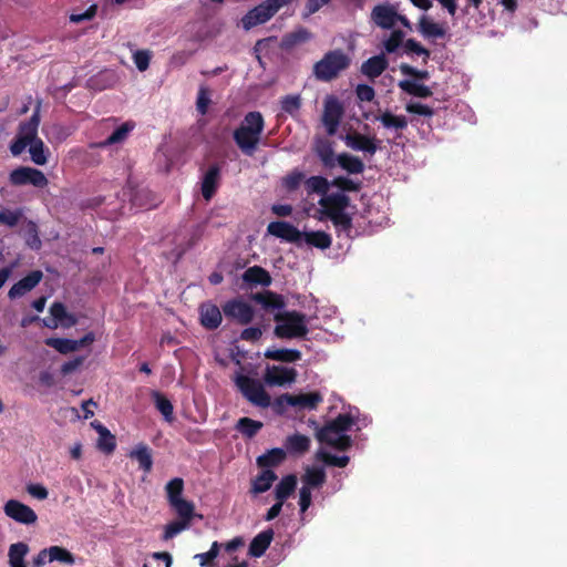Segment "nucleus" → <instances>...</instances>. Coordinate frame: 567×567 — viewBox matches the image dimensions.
Wrapping results in <instances>:
<instances>
[{
    "mask_svg": "<svg viewBox=\"0 0 567 567\" xmlns=\"http://www.w3.org/2000/svg\"><path fill=\"white\" fill-rule=\"evenodd\" d=\"M329 182L321 176H312L306 181V189L310 193L321 194L319 200L321 214L330 218L340 230H348L351 227V218L346 212L349 205L348 196L342 192L327 194Z\"/></svg>",
    "mask_w": 567,
    "mask_h": 567,
    "instance_id": "obj_1",
    "label": "nucleus"
},
{
    "mask_svg": "<svg viewBox=\"0 0 567 567\" xmlns=\"http://www.w3.org/2000/svg\"><path fill=\"white\" fill-rule=\"evenodd\" d=\"M267 231L278 238L293 243L297 246H309L319 249H327L331 246V237L324 231H301L286 221H272L268 225Z\"/></svg>",
    "mask_w": 567,
    "mask_h": 567,
    "instance_id": "obj_2",
    "label": "nucleus"
},
{
    "mask_svg": "<svg viewBox=\"0 0 567 567\" xmlns=\"http://www.w3.org/2000/svg\"><path fill=\"white\" fill-rule=\"evenodd\" d=\"M264 131V117L259 112H249L234 132V140L240 151L251 156L257 150Z\"/></svg>",
    "mask_w": 567,
    "mask_h": 567,
    "instance_id": "obj_3",
    "label": "nucleus"
},
{
    "mask_svg": "<svg viewBox=\"0 0 567 567\" xmlns=\"http://www.w3.org/2000/svg\"><path fill=\"white\" fill-rule=\"evenodd\" d=\"M355 420L350 414H340L328 422L317 434L318 440L337 450H347L351 446V437L348 435Z\"/></svg>",
    "mask_w": 567,
    "mask_h": 567,
    "instance_id": "obj_4",
    "label": "nucleus"
},
{
    "mask_svg": "<svg viewBox=\"0 0 567 567\" xmlns=\"http://www.w3.org/2000/svg\"><path fill=\"white\" fill-rule=\"evenodd\" d=\"M277 326L275 333L279 338H302L308 333V320L305 315L288 311L275 317Z\"/></svg>",
    "mask_w": 567,
    "mask_h": 567,
    "instance_id": "obj_5",
    "label": "nucleus"
},
{
    "mask_svg": "<svg viewBox=\"0 0 567 567\" xmlns=\"http://www.w3.org/2000/svg\"><path fill=\"white\" fill-rule=\"evenodd\" d=\"M350 59L340 50L328 52L313 66L318 80L330 81L349 66Z\"/></svg>",
    "mask_w": 567,
    "mask_h": 567,
    "instance_id": "obj_6",
    "label": "nucleus"
},
{
    "mask_svg": "<svg viewBox=\"0 0 567 567\" xmlns=\"http://www.w3.org/2000/svg\"><path fill=\"white\" fill-rule=\"evenodd\" d=\"M40 124V106L38 105L32 116L18 126L16 138L10 145V152L13 156L21 155L28 145L32 144L40 137L38 136V128Z\"/></svg>",
    "mask_w": 567,
    "mask_h": 567,
    "instance_id": "obj_7",
    "label": "nucleus"
},
{
    "mask_svg": "<svg viewBox=\"0 0 567 567\" xmlns=\"http://www.w3.org/2000/svg\"><path fill=\"white\" fill-rule=\"evenodd\" d=\"M234 381L243 395L254 405L267 408L271 403L270 395L266 392L262 383L256 379L236 372Z\"/></svg>",
    "mask_w": 567,
    "mask_h": 567,
    "instance_id": "obj_8",
    "label": "nucleus"
},
{
    "mask_svg": "<svg viewBox=\"0 0 567 567\" xmlns=\"http://www.w3.org/2000/svg\"><path fill=\"white\" fill-rule=\"evenodd\" d=\"M371 17L375 24L382 29H392L396 22H401L408 30H412V24L408 18L399 14L392 6H377L372 10Z\"/></svg>",
    "mask_w": 567,
    "mask_h": 567,
    "instance_id": "obj_9",
    "label": "nucleus"
},
{
    "mask_svg": "<svg viewBox=\"0 0 567 567\" xmlns=\"http://www.w3.org/2000/svg\"><path fill=\"white\" fill-rule=\"evenodd\" d=\"M9 179L10 183L16 186L30 184L35 187H44L48 185L45 175L41 171L29 166H21L13 169L10 173Z\"/></svg>",
    "mask_w": 567,
    "mask_h": 567,
    "instance_id": "obj_10",
    "label": "nucleus"
},
{
    "mask_svg": "<svg viewBox=\"0 0 567 567\" xmlns=\"http://www.w3.org/2000/svg\"><path fill=\"white\" fill-rule=\"evenodd\" d=\"M344 144L355 152H361L367 156H373L378 151V141L374 137L351 131L341 136Z\"/></svg>",
    "mask_w": 567,
    "mask_h": 567,
    "instance_id": "obj_11",
    "label": "nucleus"
},
{
    "mask_svg": "<svg viewBox=\"0 0 567 567\" xmlns=\"http://www.w3.org/2000/svg\"><path fill=\"white\" fill-rule=\"evenodd\" d=\"M3 512L9 518L23 525H32L38 520L35 512L17 499H9L3 506Z\"/></svg>",
    "mask_w": 567,
    "mask_h": 567,
    "instance_id": "obj_12",
    "label": "nucleus"
},
{
    "mask_svg": "<svg viewBox=\"0 0 567 567\" xmlns=\"http://www.w3.org/2000/svg\"><path fill=\"white\" fill-rule=\"evenodd\" d=\"M343 114L340 102L332 96L326 99L322 122L329 135H333Z\"/></svg>",
    "mask_w": 567,
    "mask_h": 567,
    "instance_id": "obj_13",
    "label": "nucleus"
},
{
    "mask_svg": "<svg viewBox=\"0 0 567 567\" xmlns=\"http://www.w3.org/2000/svg\"><path fill=\"white\" fill-rule=\"evenodd\" d=\"M223 310L226 317L233 318L243 324L250 322L254 318L251 306L239 299L228 301Z\"/></svg>",
    "mask_w": 567,
    "mask_h": 567,
    "instance_id": "obj_14",
    "label": "nucleus"
},
{
    "mask_svg": "<svg viewBox=\"0 0 567 567\" xmlns=\"http://www.w3.org/2000/svg\"><path fill=\"white\" fill-rule=\"evenodd\" d=\"M297 372L293 368L272 365L265 373V382L269 385H285L295 381Z\"/></svg>",
    "mask_w": 567,
    "mask_h": 567,
    "instance_id": "obj_15",
    "label": "nucleus"
},
{
    "mask_svg": "<svg viewBox=\"0 0 567 567\" xmlns=\"http://www.w3.org/2000/svg\"><path fill=\"white\" fill-rule=\"evenodd\" d=\"M94 340L91 333L84 336L80 340L62 339V338H50L45 341L49 347H52L60 353L66 354L81 349L84 346L92 343Z\"/></svg>",
    "mask_w": 567,
    "mask_h": 567,
    "instance_id": "obj_16",
    "label": "nucleus"
},
{
    "mask_svg": "<svg viewBox=\"0 0 567 567\" xmlns=\"http://www.w3.org/2000/svg\"><path fill=\"white\" fill-rule=\"evenodd\" d=\"M51 319L44 320V324L49 328H58L62 326L65 328L72 327L76 323L73 315H70L61 302H54L50 307Z\"/></svg>",
    "mask_w": 567,
    "mask_h": 567,
    "instance_id": "obj_17",
    "label": "nucleus"
},
{
    "mask_svg": "<svg viewBox=\"0 0 567 567\" xmlns=\"http://www.w3.org/2000/svg\"><path fill=\"white\" fill-rule=\"evenodd\" d=\"M375 121L380 122L385 130L394 133L396 137L401 135V132L405 130L409 124L404 115H396L388 110L380 112L375 116Z\"/></svg>",
    "mask_w": 567,
    "mask_h": 567,
    "instance_id": "obj_18",
    "label": "nucleus"
},
{
    "mask_svg": "<svg viewBox=\"0 0 567 567\" xmlns=\"http://www.w3.org/2000/svg\"><path fill=\"white\" fill-rule=\"evenodd\" d=\"M280 401L291 406L311 410L322 401V396L318 392L301 393L297 395L284 394L280 398Z\"/></svg>",
    "mask_w": 567,
    "mask_h": 567,
    "instance_id": "obj_19",
    "label": "nucleus"
},
{
    "mask_svg": "<svg viewBox=\"0 0 567 567\" xmlns=\"http://www.w3.org/2000/svg\"><path fill=\"white\" fill-rule=\"evenodd\" d=\"M43 274L40 270H34L30 272L28 276L19 280L14 284L9 290V297L11 299H16L24 296L27 292L31 291L42 279Z\"/></svg>",
    "mask_w": 567,
    "mask_h": 567,
    "instance_id": "obj_20",
    "label": "nucleus"
},
{
    "mask_svg": "<svg viewBox=\"0 0 567 567\" xmlns=\"http://www.w3.org/2000/svg\"><path fill=\"white\" fill-rule=\"evenodd\" d=\"M417 30L429 40L442 39L446 34V27L443 23H437L425 14L420 18Z\"/></svg>",
    "mask_w": 567,
    "mask_h": 567,
    "instance_id": "obj_21",
    "label": "nucleus"
},
{
    "mask_svg": "<svg viewBox=\"0 0 567 567\" xmlns=\"http://www.w3.org/2000/svg\"><path fill=\"white\" fill-rule=\"evenodd\" d=\"M200 322L207 329H216L221 322V312L213 303H204L199 308Z\"/></svg>",
    "mask_w": 567,
    "mask_h": 567,
    "instance_id": "obj_22",
    "label": "nucleus"
},
{
    "mask_svg": "<svg viewBox=\"0 0 567 567\" xmlns=\"http://www.w3.org/2000/svg\"><path fill=\"white\" fill-rule=\"evenodd\" d=\"M274 538L272 529H267L254 537L249 545V555L252 557H261L269 547Z\"/></svg>",
    "mask_w": 567,
    "mask_h": 567,
    "instance_id": "obj_23",
    "label": "nucleus"
},
{
    "mask_svg": "<svg viewBox=\"0 0 567 567\" xmlns=\"http://www.w3.org/2000/svg\"><path fill=\"white\" fill-rule=\"evenodd\" d=\"M219 181V168L217 166L210 167L204 175L202 182V194L206 200H209L217 187Z\"/></svg>",
    "mask_w": 567,
    "mask_h": 567,
    "instance_id": "obj_24",
    "label": "nucleus"
},
{
    "mask_svg": "<svg viewBox=\"0 0 567 567\" xmlns=\"http://www.w3.org/2000/svg\"><path fill=\"white\" fill-rule=\"evenodd\" d=\"M29 546L19 542L9 547L8 558L10 567H28L24 558L29 554Z\"/></svg>",
    "mask_w": 567,
    "mask_h": 567,
    "instance_id": "obj_25",
    "label": "nucleus"
},
{
    "mask_svg": "<svg viewBox=\"0 0 567 567\" xmlns=\"http://www.w3.org/2000/svg\"><path fill=\"white\" fill-rule=\"evenodd\" d=\"M388 66V61L384 55H375L365 61L361 71L364 75L373 79L379 76Z\"/></svg>",
    "mask_w": 567,
    "mask_h": 567,
    "instance_id": "obj_26",
    "label": "nucleus"
},
{
    "mask_svg": "<svg viewBox=\"0 0 567 567\" xmlns=\"http://www.w3.org/2000/svg\"><path fill=\"white\" fill-rule=\"evenodd\" d=\"M128 456L138 462L140 467L144 472H150L153 466L152 453L145 444L136 445L128 454Z\"/></svg>",
    "mask_w": 567,
    "mask_h": 567,
    "instance_id": "obj_27",
    "label": "nucleus"
},
{
    "mask_svg": "<svg viewBox=\"0 0 567 567\" xmlns=\"http://www.w3.org/2000/svg\"><path fill=\"white\" fill-rule=\"evenodd\" d=\"M243 279L246 282H249L252 285H260V286H265V287L269 286L271 284V277L268 274V271L258 266L248 268L244 272Z\"/></svg>",
    "mask_w": 567,
    "mask_h": 567,
    "instance_id": "obj_28",
    "label": "nucleus"
},
{
    "mask_svg": "<svg viewBox=\"0 0 567 567\" xmlns=\"http://www.w3.org/2000/svg\"><path fill=\"white\" fill-rule=\"evenodd\" d=\"M316 152L326 167L332 168L337 165V156L329 141L319 140L316 144Z\"/></svg>",
    "mask_w": 567,
    "mask_h": 567,
    "instance_id": "obj_29",
    "label": "nucleus"
},
{
    "mask_svg": "<svg viewBox=\"0 0 567 567\" xmlns=\"http://www.w3.org/2000/svg\"><path fill=\"white\" fill-rule=\"evenodd\" d=\"M169 505L175 511L179 519L189 522L192 524V519L197 516L195 513L194 503L185 499L184 497L174 499Z\"/></svg>",
    "mask_w": 567,
    "mask_h": 567,
    "instance_id": "obj_30",
    "label": "nucleus"
},
{
    "mask_svg": "<svg viewBox=\"0 0 567 567\" xmlns=\"http://www.w3.org/2000/svg\"><path fill=\"white\" fill-rule=\"evenodd\" d=\"M134 128V124L126 122L118 126L105 141L93 144L94 147H106L109 145L122 143L126 140L130 132Z\"/></svg>",
    "mask_w": 567,
    "mask_h": 567,
    "instance_id": "obj_31",
    "label": "nucleus"
},
{
    "mask_svg": "<svg viewBox=\"0 0 567 567\" xmlns=\"http://www.w3.org/2000/svg\"><path fill=\"white\" fill-rule=\"evenodd\" d=\"M337 164L350 174H360L364 169L363 162L353 155L342 153L337 156Z\"/></svg>",
    "mask_w": 567,
    "mask_h": 567,
    "instance_id": "obj_32",
    "label": "nucleus"
},
{
    "mask_svg": "<svg viewBox=\"0 0 567 567\" xmlns=\"http://www.w3.org/2000/svg\"><path fill=\"white\" fill-rule=\"evenodd\" d=\"M29 146V153L31 161L37 165H45L49 159L50 151L44 145L43 141L41 138L37 140Z\"/></svg>",
    "mask_w": 567,
    "mask_h": 567,
    "instance_id": "obj_33",
    "label": "nucleus"
},
{
    "mask_svg": "<svg viewBox=\"0 0 567 567\" xmlns=\"http://www.w3.org/2000/svg\"><path fill=\"white\" fill-rule=\"evenodd\" d=\"M310 446V440L306 435L293 434L288 436L285 442V447L290 453L301 454Z\"/></svg>",
    "mask_w": 567,
    "mask_h": 567,
    "instance_id": "obj_34",
    "label": "nucleus"
},
{
    "mask_svg": "<svg viewBox=\"0 0 567 567\" xmlns=\"http://www.w3.org/2000/svg\"><path fill=\"white\" fill-rule=\"evenodd\" d=\"M297 486V477L295 475H287L276 486L277 501L285 502L295 491Z\"/></svg>",
    "mask_w": 567,
    "mask_h": 567,
    "instance_id": "obj_35",
    "label": "nucleus"
},
{
    "mask_svg": "<svg viewBox=\"0 0 567 567\" xmlns=\"http://www.w3.org/2000/svg\"><path fill=\"white\" fill-rule=\"evenodd\" d=\"M326 473L319 467H308L306 473L302 475V484L311 488L321 486L324 483Z\"/></svg>",
    "mask_w": 567,
    "mask_h": 567,
    "instance_id": "obj_36",
    "label": "nucleus"
},
{
    "mask_svg": "<svg viewBox=\"0 0 567 567\" xmlns=\"http://www.w3.org/2000/svg\"><path fill=\"white\" fill-rule=\"evenodd\" d=\"M277 476L276 474L267 468V470H264L260 475H258L254 482H252V492L258 494V493H264L266 491H268L270 488V486L272 485V483L276 481Z\"/></svg>",
    "mask_w": 567,
    "mask_h": 567,
    "instance_id": "obj_37",
    "label": "nucleus"
},
{
    "mask_svg": "<svg viewBox=\"0 0 567 567\" xmlns=\"http://www.w3.org/2000/svg\"><path fill=\"white\" fill-rule=\"evenodd\" d=\"M265 357L271 360L295 362L301 358V353L300 351L293 349H274L267 350L265 352Z\"/></svg>",
    "mask_w": 567,
    "mask_h": 567,
    "instance_id": "obj_38",
    "label": "nucleus"
},
{
    "mask_svg": "<svg viewBox=\"0 0 567 567\" xmlns=\"http://www.w3.org/2000/svg\"><path fill=\"white\" fill-rule=\"evenodd\" d=\"M286 458V451L284 449H272L267 453L260 455L257 460L258 464L262 467H270L278 465Z\"/></svg>",
    "mask_w": 567,
    "mask_h": 567,
    "instance_id": "obj_39",
    "label": "nucleus"
},
{
    "mask_svg": "<svg viewBox=\"0 0 567 567\" xmlns=\"http://www.w3.org/2000/svg\"><path fill=\"white\" fill-rule=\"evenodd\" d=\"M49 563L59 561L65 565H73L75 563L74 556L68 549L60 546H51L48 548Z\"/></svg>",
    "mask_w": 567,
    "mask_h": 567,
    "instance_id": "obj_40",
    "label": "nucleus"
},
{
    "mask_svg": "<svg viewBox=\"0 0 567 567\" xmlns=\"http://www.w3.org/2000/svg\"><path fill=\"white\" fill-rule=\"evenodd\" d=\"M262 427V423L249 417H241L238 420L236 429L246 437L255 436Z\"/></svg>",
    "mask_w": 567,
    "mask_h": 567,
    "instance_id": "obj_41",
    "label": "nucleus"
},
{
    "mask_svg": "<svg viewBox=\"0 0 567 567\" xmlns=\"http://www.w3.org/2000/svg\"><path fill=\"white\" fill-rule=\"evenodd\" d=\"M399 86L405 92L420 97H427L432 94L431 90L426 85L415 81H401Z\"/></svg>",
    "mask_w": 567,
    "mask_h": 567,
    "instance_id": "obj_42",
    "label": "nucleus"
},
{
    "mask_svg": "<svg viewBox=\"0 0 567 567\" xmlns=\"http://www.w3.org/2000/svg\"><path fill=\"white\" fill-rule=\"evenodd\" d=\"M154 402L157 410L162 413L167 422L173 421V405L165 396L158 392L153 393Z\"/></svg>",
    "mask_w": 567,
    "mask_h": 567,
    "instance_id": "obj_43",
    "label": "nucleus"
},
{
    "mask_svg": "<svg viewBox=\"0 0 567 567\" xmlns=\"http://www.w3.org/2000/svg\"><path fill=\"white\" fill-rule=\"evenodd\" d=\"M189 527H190L189 522H186V520H183L179 518L177 520H173L165 526L163 539H165V540L172 539L173 537H175L183 530L188 529Z\"/></svg>",
    "mask_w": 567,
    "mask_h": 567,
    "instance_id": "obj_44",
    "label": "nucleus"
},
{
    "mask_svg": "<svg viewBox=\"0 0 567 567\" xmlns=\"http://www.w3.org/2000/svg\"><path fill=\"white\" fill-rule=\"evenodd\" d=\"M184 489V482L182 478H173L171 480L165 487L168 504H171L174 499L183 498L182 493Z\"/></svg>",
    "mask_w": 567,
    "mask_h": 567,
    "instance_id": "obj_45",
    "label": "nucleus"
},
{
    "mask_svg": "<svg viewBox=\"0 0 567 567\" xmlns=\"http://www.w3.org/2000/svg\"><path fill=\"white\" fill-rule=\"evenodd\" d=\"M281 110L291 116H295L301 106V99L299 95H286L280 101Z\"/></svg>",
    "mask_w": 567,
    "mask_h": 567,
    "instance_id": "obj_46",
    "label": "nucleus"
},
{
    "mask_svg": "<svg viewBox=\"0 0 567 567\" xmlns=\"http://www.w3.org/2000/svg\"><path fill=\"white\" fill-rule=\"evenodd\" d=\"M23 217L22 209H3L0 210V224L8 227H14Z\"/></svg>",
    "mask_w": 567,
    "mask_h": 567,
    "instance_id": "obj_47",
    "label": "nucleus"
},
{
    "mask_svg": "<svg viewBox=\"0 0 567 567\" xmlns=\"http://www.w3.org/2000/svg\"><path fill=\"white\" fill-rule=\"evenodd\" d=\"M403 51L406 54L423 55L424 61H426L430 56V51L413 39H409L403 43Z\"/></svg>",
    "mask_w": 567,
    "mask_h": 567,
    "instance_id": "obj_48",
    "label": "nucleus"
},
{
    "mask_svg": "<svg viewBox=\"0 0 567 567\" xmlns=\"http://www.w3.org/2000/svg\"><path fill=\"white\" fill-rule=\"evenodd\" d=\"M318 457L320 460H322L326 464L338 466V467H344L349 462L348 456H346V455L337 456V455H333L330 452H327L324 450H320L318 452Z\"/></svg>",
    "mask_w": 567,
    "mask_h": 567,
    "instance_id": "obj_49",
    "label": "nucleus"
},
{
    "mask_svg": "<svg viewBox=\"0 0 567 567\" xmlns=\"http://www.w3.org/2000/svg\"><path fill=\"white\" fill-rule=\"evenodd\" d=\"M404 33L400 30L393 31L390 37L384 40V49L388 53L395 52L401 45L403 47Z\"/></svg>",
    "mask_w": 567,
    "mask_h": 567,
    "instance_id": "obj_50",
    "label": "nucleus"
},
{
    "mask_svg": "<svg viewBox=\"0 0 567 567\" xmlns=\"http://www.w3.org/2000/svg\"><path fill=\"white\" fill-rule=\"evenodd\" d=\"M210 102V91L205 86H200L196 100V110L198 113L202 115L206 114Z\"/></svg>",
    "mask_w": 567,
    "mask_h": 567,
    "instance_id": "obj_51",
    "label": "nucleus"
},
{
    "mask_svg": "<svg viewBox=\"0 0 567 567\" xmlns=\"http://www.w3.org/2000/svg\"><path fill=\"white\" fill-rule=\"evenodd\" d=\"M102 435H99L97 440V447L106 453L110 454L114 451L116 443H115V436L111 434L110 431H102Z\"/></svg>",
    "mask_w": 567,
    "mask_h": 567,
    "instance_id": "obj_52",
    "label": "nucleus"
},
{
    "mask_svg": "<svg viewBox=\"0 0 567 567\" xmlns=\"http://www.w3.org/2000/svg\"><path fill=\"white\" fill-rule=\"evenodd\" d=\"M25 241L27 245L32 249H39L41 247V240L38 236L37 225L29 221L25 229Z\"/></svg>",
    "mask_w": 567,
    "mask_h": 567,
    "instance_id": "obj_53",
    "label": "nucleus"
},
{
    "mask_svg": "<svg viewBox=\"0 0 567 567\" xmlns=\"http://www.w3.org/2000/svg\"><path fill=\"white\" fill-rule=\"evenodd\" d=\"M219 551V544L214 542L210 549L207 553L196 554L195 559L198 560L200 566H206L209 561L215 559Z\"/></svg>",
    "mask_w": 567,
    "mask_h": 567,
    "instance_id": "obj_54",
    "label": "nucleus"
},
{
    "mask_svg": "<svg viewBox=\"0 0 567 567\" xmlns=\"http://www.w3.org/2000/svg\"><path fill=\"white\" fill-rule=\"evenodd\" d=\"M310 39H311V33L307 29L300 28V29L296 30L295 32H291L289 35H287L286 42L288 44H298V43H303Z\"/></svg>",
    "mask_w": 567,
    "mask_h": 567,
    "instance_id": "obj_55",
    "label": "nucleus"
},
{
    "mask_svg": "<svg viewBox=\"0 0 567 567\" xmlns=\"http://www.w3.org/2000/svg\"><path fill=\"white\" fill-rule=\"evenodd\" d=\"M133 59L136 68L141 72L146 71L151 61V52L145 50L136 51L133 55Z\"/></svg>",
    "mask_w": 567,
    "mask_h": 567,
    "instance_id": "obj_56",
    "label": "nucleus"
},
{
    "mask_svg": "<svg viewBox=\"0 0 567 567\" xmlns=\"http://www.w3.org/2000/svg\"><path fill=\"white\" fill-rule=\"evenodd\" d=\"M25 488L29 495L35 499L43 501L48 498L49 492L42 484L31 483L28 484Z\"/></svg>",
    "mask_w": 567,
    "mask_h": 567,
    "instance_id": "obj_57",
    "label": "nucleus"
},
{
    "mask_svg": "<svg viewBox=\"0 0 567 567\" xmlns=\"http://www.w3.org/2000/svg\"><path fill=\"white\" fill-rule=\"evenodd\" d=\"M405 109L409 113L417 114L421 116L431 117L433 115V110L422 103H409L406 104Z\"/></svg>",
    "mask_w": 567,
    "mask_h": 567,
    "instance_id": "obj_58",
    "label": "nucleus"
},
{
    "mask_svg": "<svg viewBox=\"0 0 567 567\" xmlns=\"http://www.w3.org/2000/svg\"><path fill=\"white\" fill-rule=\"evenodd\" d=\"M311 487L302 485L299 492V506L301 513H305L311 505Z\"/></svg>",
    "mask_w": 567,
    "mask_h": 567,
    "instance_id": "obj_59",
    "label": "nucleus"
},
{
    "mask_svg": "<svg viewBox=\"0 0 567 567\" xmlns=\"http://www.w3.org/2000/svg\"><path fill=\"white\" fill-rule=\"evenodd\" d=\"M259 300L267 308L276 309V308H281L284 305L281 298L274 293H268L266 296H259Z\"/></svg>",
    "mask_w": 567,
    "mask_h": 567,
    "instance_id": "obj_60",
    "label": "nucleus"
},
{
    "mask_svg": "<svg viewBox=\"0 0 567 567\" xmlns=\"http://www.w3.org/2000/svg\"><path fill=\"white\" fill-rule=\"evenodd\" d=\"M355 93L360 101L370 102L374 97V90L371 86L365 85V84L358 85Z\"/></svg>",
    "mask_w": 567,
    "mask_h": 567,
    "instance_id": "obj_61",
    "label": "nucleus"
},
{
    "mask_svg": "<svg viewBox=\"0 0 567 567\" xmlns=\"http://www.w3.org/2000/svg\"><path fill=\"white\" fill-rule=\"evenodd\" d=\"M262 332L260 328L257 327H250L246 328L241 334L240 338L246 341H256L261 337Z\"/></svg>",
    "mask_w": 567,
    "mask_h": 567,
    "instance_id": "obj_62",
    "label": "nucleus"
},
{
    "mask_svg": "<svg viewBox=\"0 0 567 567\" xmlns=\"http://www.w3.org/2000/svg\"><path fill=\"white\" fill-rule=\"evenodd\" d=\"M144 196H148V192H147V190L142 189V190L136 192V193L132 196V198H131V200L133 202V205L138 206V207H142V208H151V207L155 206V204H151V203L148 204V203H145V202L143 200V197H144Z\"/></svg>",
    "mask_w": 567,
    "mask_h": 567,
    "instance_id": "obj_63",
    "label": "nucleus"
},
{
    "mask_svg": "<svg viewBox=\"0 0 567 567\" xmlns=\"http://www.w3.org/2000/svg\"><path fill=\"white\" fill-rule=\"evenodd\" d=\"M330 0H308L306 4V16H310L319 11L323 6L328 4Z\"/></svg>",
    "mask_w": 567,
    "mask_h": 567,
    "instance_id": "obj_64",
    "label": "nucleus"
}]
</instances>
